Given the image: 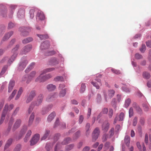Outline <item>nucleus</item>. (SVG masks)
<instances>
[{
    "instance_id": "obj_60",
    "label": "nucleus",
    "mask_w": 151,
    "mask_h": 151,
    "mask_svg": "<svg viewBox=\"0 0 151 151\" xmlns=\"http://www.w3.org/2000/svg\"><path fill=\"white\" fill-rule=\"evenodd\" d=\"M101 100V96L100 94H98L97 95L96 101L98 103H100Z\"/></svg>"
},
{
    "instance_id": "obj_16",
    "label": "nucleus",
    "mask_w": 151,
    "mask_h": 151,
    "mask_svg": "<svg viewBox=\"0 0 151 151\" xmlns=\"http://www.w3.org/2000/svg\"><path fill=\"white\" fill-rule=\"evenodd\" d=\"M57 95L55 93H52L48 95L46 99V101L49 102L52 101L56 98Z\"/></svg>"
},
{
    "instance_id": "obj_55",
    "label": "nucleus",
    "mask_w": 151,
    "mask_h": 151,
    "mask_svg": "<svg viewBox=\"0 0 151 151\" xmlns=\"http://www.w3.org/2000/svg\"><path fill=\"white\" fill-rule=\"evenodd\" d=\"M51 62L52 63V64L53 65H55L58 63V61L55 58L52 59L51 60Z\"/></svg>"
},
{
    "instance_id": "obj_23",
    "label": "nucleus",
    "mask_w": 151,
    "mask_h": 151,
    "mask_svg": "<svg viewBox=\"0 0 151 151\" xmlns=\"http://www.w3.org/2000/svg\"><path fill=\"white\" fill-rule=\"evenodd\" d=\"M109 126V124L107 122H104L102 126V130L105 132L108 130Z\"/></svg>"
},
{
    "instance_id": "obj_35",
    "label": "nucleus",
    "mask_w": 151,
    "mask_h": 151,
    "mask_svg": "<svg viewBox=\"0 0 151 151\" xmlns=\"http://www.w3.org/2000/svg\"><path fill=\"white\" fill-rule=\"evenodd\" d=\"M7 114L3 110L1 117L0 119V124H1L4 122L5 117L6 114Z\"/></svg>"
},
{
    "instance_id": "obj_8",
    "label": "nucleus",
    "mask_w": 151,
    "mask_h": 151,
    "mask_svg": "<svg viewBox=\"0 0 151 151\" xmlns=\"http://www.w3.org/2000/svg\"><path fill=\"white\" fill-rule=\"evenodd\" d=\"M40 135L39 134H35L32 139L30 141V145H33L37 143L40 139Z\"/></svg>"
},
{
    "instance_id": "obj_41",
    "label": "nucleus",
    "mask_w": 151,
    "mask_h": 151,
    "mask_svg": "<svg viewBox=\"0 0 151 151\" xmlns=\"http://www.w3.org/2000/svg\"><path fill=\"white\" fill-rule=\"evenodd\" d=\"M14 119H13V118L12 117H11L9 123V127L8 128L7 130V131L8 132H9L11 129V127L13 123L14 122Z\"/></svg>"
},
{
    "instance_id": "obj_34",
    "label": "nucleus",
    "mask_w": 151,
    "mask_h": 151,
    "mask_svg": "<svg viewBox=\"0 0 151 151\" xmlns=\"http://www.w3.org/2000/svg\"><path fill=\"white\" fill-rule=\"evenodd\" d=\"M7 11L6 9H0V14L3 17H5L6 15Z\"/></svg>"
},
{
    "instance_id": "obj_13",
    "label": "nucleus",
    "mask_w": 151,
    "mask_h": 151,
    "mask_svg": "<svg viewBox=\"0 0 151 151\" xmlns=\"http://www.w3.org/2000/svg\"><path fill=\"white\" fill-rule=\"evenodd\" d=\"M36 74V72L35 71H32L28 75L26 83H29L35 77Z\"/></svg>"
},
{
    "instance_id": "obj_37",
    "label": "nucleus",
    "mask_w": 151,
    "mask_h": 151,
    "mask_svg": "<svg viewBox=\"0 0 151 151\" xmlns=\"http://www.w3.org/2000/svg\"><path fill=\"white\" fill-rule=\"evenodd\" d=\"M17 6L14 5H11L10 6V9L11 10L10 12V15L9 17H11V15H12L13 14V10L14 9H15L16 7Z\"/></svg>"
},
{
    "instance_id": "obj_7",
    "label": "nucleus",
    "mask_w": 151,
    "mask_h": 151,
    "mask_svg": "<svg viewBox=\"0 0 151 151\" xmlns=\"http://www.w3.org/2000/svg\"><path fill=\"white\" fill-rule=\"evenodd\" d=\"M100 131L98 128H96L93 130L92 134V141L95 142L98 138L100 134Z\"/></svg>"
},
{
    "instance_id": "obj_20",
    "label": "nucleus",
    "mask_w": 151,
    "mask_h": 151,
    "mask_svg": "<svg viewBox=\"0 0 151 151\" xmlns=\"http://www.w3.org/2000/svg\"><path fill=\"white\" fill-rule=\"evenodd\" d=\"M27 129V126H24L20 132L19 135V136L18 139L21 138L25 134Z\"/></svg>"
},
{
    "instance_id": "obj_36",
    "label": "nucleus",
    "mask_w": 151,
    "mask_h": 151,
    "mask_svg": "<svg viewBox=\"0 0 151 151\" xmlns=\"http://www.w3.org/2000/svg\"><path fill=\"white\" fill-rule=\"evenodd\" d=\"M124 141L127 146H129L130 143V137L126 136L124 138Z\"/></svg>"
},
{
    "instance_id": "obj_25",
    "label": "nucleus",
    "mask_w": 151,
    "mask_h": 151,
    "mask_svg": "<svg viewBox=\"0 0 151 151\" xmlns=\"http://www.w3.org/2000/svg\"><path fill=\"white\" fill-rule=\"evenodd\" d=\"M24 11L23 9H20L18 12L17 16L19 18H23L24 16Z\"/></svg>"
},
{
    "instance_id": "obj_62",
    "label": "nucleus",
    "mask_w": 151,
    "mask_h": 151,
    "mask_svg": "<svg viewBox=\"0 0 151 151\" xmlns=\"http://www.w3.org/2000/svg\"><path fill=\"white\" fill-rule=\"evenodd\" d=\"M137 117H135L133 121L132 124L134 126L136 125L137 123Z\"/></svg>"
},
{
    "instance_id": "obj_11",
    "label": "nucleus",
    "mask_w": 151,
    "mask_h": 151,
    "mask_svg": "<svg viewBox=\"0 0 151 151\" xmlns=\"http://www.w3.org/2000/svg\"><path fill=\"white\" fill-rule=\"evenodd\" d=\"M36 18L37 20H44L45 19V16L43 12L40 11H38L36 15Z\"/></svg>"
},
{
    "instance_id": "obj_28",
    "label": "nucleus",
    "mask_w": 151,
    "mask_h": 151,
    "mask_svg": "<svg viewBox=\"0 0 151 151\" xmlns=\"http://www.w3.org/2000/svg\"><path fill=\"white\" fill-rule=\"evenodd\" d=\"M50 131L49 130L46 129L45 130V133L43 136L42 137V140H44L47 139L50 134Z\"/></svg>"
},
{
    "instance_id": "obj_27",
    "label": "nucleus",
    "mask_w": 151,
    "mask_h": 151,
    "mask_svg": "<svg viewBox=\"0 0 151 151\" xmlns=\"http://www.w3.org/2000/svg\"><path fill=\"white\" fill-rule=\"evenodd\" d=\"M35 65V63L32 62L31 63L25 70V73H27L30 71L34 68Z\"/></svg>"
},
{
    "instance_id": "obj_45",
    "label": "nucleus",
    "mask_w": 151,
    "mask_h": 151,
    "mask_svg": "<svg viewBox=\"0 0 151 151\" xmlns=\"http://www.w3.org/2000/svg\"><path fill=\"white\" fill-rule=\"evenodd\" d=\"M35 106L34 102H32L29 108L28 112L29 114H30L33 110V106Z\"/></svg>"
},
{
    "instance_id": "obj_10",
    "label": "nucleus",
    "mask_w": 151,
    "mask_h": 151,
    "mask_svg": "<svg viewBox=\"0 0 151 151\" xmlns=\"http://www.w3.org/2000/svg\"><path fill=\"white\" fill-rule=\"evenodd\" d=\"M36 95V91H31L29 93V96L27 97L26 101L27 103H29L34 98Z\"/></svg>"
},
{
    "instance_id": "obj_56",
    "label": "nucleus",
    "mask_w": 151,
    "mask_h": 151,
    "mask_svg": "<svg viewBox=\"0 0 151 151\" xmlns=\"http://www.w3.org/2000/svg\"><path fill=\"white\" fill-rule=\"evenodd\" d=\"M19 108L18 107L16 108L14 111L13 112V113L12 114V116H15L16 114H17L19 110Z\"/></svg>"
},
{
    "instance_id": "obj_3",
    "label": "nucleus",
    "mask_w": 151,
    "mask_h": 151,
    "mask_svg": "<svg viewBox=\"0 0 151 151\" xmlns=\"http://www.w3.org/2000/svg\"><path fill=\"white\" fill-rule=\"evenodd\" d=\"M115 91L113 89H109L107 91H103V95L106 101L111 99L114 95Z\"/></svg>"
},
{
    "instance_id": "obj_50",
    "label": "nucleus",
    "mask_w": 151,
    "mask_h": 151,
    "mask_svg": "<svg viewBox=\"0 0 151 151\" xmlns=\"http://www.w3.org/2000/svg\"><path fill=\"white\" fill-rule=\"evenodd\" d=\"M90 127V124L89 123H87L86 124V135H88L89 134V132H88L89 129Z\"/></svg>"
},
{
    "instance_id": "obj_57",
    "label": "nucleus",
    "mask_w": 151,
    "mask_h": 151,
    "mask_svg": "<svg viewBox=\"0 0 151 151\" xmlns=\"http://www.w3.org/2000/svg\"><path fill=\"white\" fill-rule=\"evenodd\" d=\"M140 51L142 52H144L146 50V46L145 44H142V47L140 48Z\"/></svg>"
},
{
    "instance_id": "obj_39",
    "label": "nucleus",
    "mask_w": 151,
    "mask_h": 151,
    "mask_svg": "<svg viewBox=\"0 0 151 151\" xmlns=\"http://www.w3.org/2000/svg\"><path fill=\"white\" fill-rule=\"evenodd\" d=\"M37 36L40 38L41 40L45 39L48 38V36L47 35H39L37 34Z\"/></svg>"
},
{
    "instance_id": "obj_6",
    "label": "nucleus",
    "mask_w": 151,
    "mask_h": 151,
    "mask_svg": "<svg viewBox=\"0 0 151 151\" xmlns=\"http://www.w3.org/2000/svg\"><path fill=\"white\" fill-rule=\"evenodd\" d=\"M32 49V46L30 45H28L24 47L21 50L19 54L26 55Z\"/></svg>"
},
{
    "instance_id": "obj_40",
    "label": "nucleus",
    "mask_w": 151,
    "mask_h": 151,
    "mask_svg": "<svg viewBox=\"0 0 151 151\" xmlns=\"http://www.w3.org/2000/svg\"><path fill=\"white\" fill-rule=\"evenodd\" d=\"M54 80L55 81H64L63 77L61 76H58L54 78Z\"/></svg>"
},
{
    "instance_id": "obj_2",
    "label": "nucleus",
    "mask_w": 151,
    "mask_h": 151,
    "mask_svg": "<svg viewBox=\"0 0 151 151\" xmlns=\"http://www.w3.org/2000/svg\"><path fill=\"white\" fill-rule=\"evenodd\" d=\"M55 69L54 68H46L43 70L41 71L40 75L35 79V82L40 83L44 82L46 81V80L45 76H42V75L47 72H50L54 70Z\"/></svg>"
},
{
    "instance_id": "obj_21",
    "label": "nucleus",
    "mask_w": 151,
    "mask_h": 151,
    "mask_svg": "<svg viewBox=\"0 0 151 151\" xmlns=\"http://www.w3.org/2000/svg\"><path fill=\"white\" fill-rule=\"evenodd\" d=\"M13 32L10 31L6 33L3 38L2 41H5L8 40L12 35Z\"/></svg>"
},
{
    "instance_id": "obj_46",
    "label": "nucleus",
    "mask_w": 151,
    "mask_h": 151,
    "mask_svg": "<svg viewBox=\"0 0 151 151\" xmlns=\"http://www.w3.org/2000/svg\"><path fill=\"white\" fill-rule=\"evenodd\" d=\"M74 145L73 144H70L66 146L65 150L66 151H68L71 150L73 147Z\"/></svg>"
},
{
    "instance_id": "obj_44",
    "label": "nucleus",
    "mask_w": 151,
    "mask_h": 151,
    "mask_svg": "<svg viewBox=\"0 0 151 151\" xmlns=\"http://www.w3.org/2000/svg\"><path fill=\"white\" fill-rule=\"evenodd\" d=\"M122 90L123 91H124L126 93H128L130 91L129 89L124 84V86L122 88Z\"/></svg>"
},
{
    "instance_id": "obj_12",
    "label": "nucleus",
    "mask_w": 151,
    "mask_h": 151,
    "mask_svg": "<svg viewBox=\"0 0 151 151\" xmlns=\"http://www.w3.org/2000/svg\"><path fill=\"white\" fill-rule=\"evenodd\" d=\"M95 81H92L91 83L93 86L96 87L97 89L99 88V86L101 85V80L99 79H95Z\"/></svg>"
},
{
    "instance_id": "obj_33",
    "label": "nucleus",
    "mask_w": 151,
    "mask_h": 151,
    "mask_svg": "<svg viewBox=\"0 0 151 151\" xmlns=\"http://www.w3.org/2000/svg\"><path fill=\"white\" fill-rule=\"evenodd\" d=\"M8 65L4 66L2 68L1 71L0 73V77H1L6 72L8 68Z\"/></svg>"
},
{
    "instance_id": "obj_24",
    "label": "nucleus",
    "mask_w": 151,
    "mask_h": 151,
    "mask_svg": "<svg viewBox=\"0 0 151 151\" xmlns=\"http://www.w3.org/2000/svg\"><path fill=\"white\" fill-rule=\"evenodd\" d=\"M56 115L55 113L53 111L48 116L47 120L48 122H51L54 118Z\"/></svg>"
},
{
    "instance_id": "obj_63",
    "label": "nucleus",
    "mask_w": 151,
    "mask_h": 151,
    "mask_svg": "<svg viewBox=\"0 0 151 151\" xmlns=\"http://www.w3.org/2000/svg\"><path fill=\"white\" fill-rule=\"evenodd\" d=\"M15 40L14 39H12L11 41L10 42L8 46V47H11L14 44V43H15Z\"/></svg>"
},
{
    "instance_id": "obj_49",
    "label": "nucleus",
    "mask_w": 151,
    "mask_h": 151,
    "mask_svg": "<svg viewBox=\"0 0 151 151\" xmlns=\"http://www.w3.org/2000/svg\"><path fill=\"white\" fill-rule=\"evenodd\" d=\"M80 134V131H78L74 135L73 138L74 139H76L78 138Z\"/></svg>"
},
{
    "instance_id": "obj_51",
    "label": "nucleus",
    "mask_w": 151,
    "mask_h": 151,
    "mask_svg": "<svg viewBox=\"0 0 151 151\" xmlns=\"http://www.w3.org/2000/svg\"><path fill=\"white\" fill-rule=\"evenodd\" d=\"M35 10L33 9H31L29 11L30 17L31 19H32L34 16Z\"/></svg>"
},
{
    "instance_id": "obj_38",
    "label": "nucleus",
    "mask_w": 151,
    "mask_h": 151,
    "mask_svg": "<svg viewBox=\"0 0 151 151\" xmlns=\"http://www.w3.org/2000/svg\"><path fill=\"white\" fill-rule=\"evenodd\" d=\"M131 102V100L129 98H128L126 99L125 101L124 104V107L126 108H127L129 106Z\"/></svg>"
},
{
    "instance_id": "obj_17",
    "label": "nucleus",
    "mask_w": 151,
    "mask_h": 151,
    "mask_svg": "<svg viewBox=\"0 0 151 151\" xmlns=\"http://www.w3.org/2000/svg\"><path fill=\"white\" fill-rule=\"evenodd\" d=\"M50 45L49 42L48 41H45L41 44L40 49L42 50L46 49L49 47Z\"/></svg>"
},
{
    "instance_id": "obj_4",
    "label": "nucleus",
    "mask_w": 151,
    "mask_h": 151,
    "mask_svg": "<svg viewBox=\"0 0 151 151\" xmlns=\"http://www.w3.org/2000/svg\"><path fill=\"white\" fill-rule=\"evenodd\" d=\"M28 63V61L26 57H22L17 67L18 70L20 71L23 70L26 67Z\"/></svg>"
},
{
    "instance_id": "obj_42",
    "label": "nucleus",
    "mask_w": 151,
    "mask_h": 151,
    "mask_svg": "<svg viewBox=\"0 0 151 151\" xmlns=\"http://www.w3.org/2000/svg\"><path fill=\"white\" fill-rule=\"evenodd\" d=\"M53 145L50 143H47L45 146L46 150L47 151H49L52 147Z\"/></svg>"
},
{
    "instance_id": "obj_31",
    "label": "nucleus",
    "mask_w": 151,
    "mask_h": 151,
    "mask_svg": "<svg viewBox=\"0 0 151 151\" xmlns=\"http://www.w3.org/2000/svg\"><path fill=\"white\" fill-rule=\"evenodd\" d=\"M33 40V38L32 37H28L23 40L22 42L23 43L26 44L32 41Z\"/></svg>"
},
{
    "instance_id": "obj_26",
    "label": "nucleus",
    "mask_w": 151,
    "mask_h": 151,
    "mask_svg": "<svg viewBox=\"0 0 151 151\" xmlns=\"http://www.w3.org/2000/svg\"><path fill=\"white\" fill-rule=\"evenodd\" d=\"M56 88V86L52 84H49L47 86V89L49 91H53Z\"/></svg>"
},
{
    "instance_id": "obj_43",
    "label": "nucleus",
    "mask_w": 151,
    "mask_h": 151,
    "mask_svg": "<svg viewBox=\"0 0 151 151\" xmlns=\"http://www.w3.org/2000/svg\"><path fill=\"white\" fill-rule=\"evenodd\" d=\"M17 92V90H13L12 94L10 96L9 98V100H11L14 97L15 94H16Z\"/></svg>"
},
{
    "instance_id": "obj_14",
    "label": "nucleus",
    "mask_w": 151,
    "mask_h": 151,
    "mask_svg": "<svg viewBox=\"0 0 151 151\" xmlns=\"http://www.w3.org/2000/svg\"><path fill=\"white\" fill-rule=\"evenodd\" d=\"M125 116V113L123 112H121L118 117L116 116L115 118L114 123L115 124L116 123L117 121H122Z\"/></svg>"
},
{
    "instance_id": "obj_54",
    "label": "nucleus",
    "mask_w": 151,
    "mask_h": 151,
    "mask_svg": "<svg viewBox=\"0 0 151 151\" xmlns=\"http://www.w3.org/2000/svg\"><path fill=\"white\" fill-rule=\"evenodd\" d=\"M14 26V23L11 22H9L8 24V28L9 29H11L13 28Z\"/></svg>"
},
{
    "instance_id": "obj_64",
    "label": "nucleus",
    "mask_w": 151,
    "mask_h": 151,
    "mask_svg": "<svg viewBox=\"0 0 151 151\" xmlns=\"http://www.w3.org/2000/svg\"><path fill=\"white\" fill-rule=\"evenodd\" d=\"M113 114V111L112 109H109V118H111L112 117Z\"/></svg>"
},
{
    "instance_id": "obj_15",
    "label": "nucleus",
    "mask_w": 151,
    "mask_h": 151,
    "mask_svg": "<svg viewBox=\"0 0 151 151\" xmlns=\"http://www.w3.org/2000/svg\"><path fill=\"white\" fill-rule=\"evenodd\" d=\"M43 98V95L42 94H40L37 98V101L35 102H33L34 103V105L37 106L40 105L42 101Z\"/></svg>"
},
{
    "instance_id": "obj_22",
    "label": "nucleus",
    "mask_w": 151,
    "mask_h": 151,
    "mask_svg": "<svg viewBox=\"0 0 151 151\" xmlns=\"http://www.w3.org/2000/svg\"><path fill=\"white\" fill-rule=\"evenodd\" d=\"M21 123V120L20 119H17L13 127V129L15 130V129H17L19 128L20 125Z\"/></svg>"
},
{
    "instance_id": "obj_19",
    "label": "nucleus",
    "mask_w": 151,
    "mask_h": 151,
    "mask_svg": "<svg viewBox=\"0 0 151 151\" xmlns=\"http://www.w3.org/2000/svg\"><path fill=\"white\" fill-rule=\"evenodd\" d=\"M13 107L14 105L13 104H11L9 106L8 104H6L4 106L3 111L4 112L7 113L8 111H10L13 109Z\"/></svg>"
},
{
    "instance_id": "obj_48",
    "label": "nucleus",
    "mask_w": 151,
    "mask_h": 151,
    "mask_svg": "<svg viewBox=\"0 0 151 151\" xmlns=\"http://www.w3.org/2000/svg\"><path fill=\"white\" fill-rule=\"evenodd\" d=\"M86 86L85 84L82 83L80 90V92L81 93H83L85 90Z\"/></svg>"
},
{
    "instance_id": "obj_18",
    "label": "nucleus",
    "mask_w": 151,
    "mask_h": 151,
    "mask_svg": "<svg viewBox=\"0 0 151 151\" xmlns=\"http://www.w3.org/2000/svg\"><path fill=\"white\" fill-rule=\"evenodd\" d=\"M15 83L14 80H11L10 81L8 87V92L10 93L12 91L15 85Z\"/></svg>"
},
{
    "instance_id": "obj_52",
    "label": "nucleus",
    "mask_w": 151,
    "mask_h": 151,
    "mask_svg": "<svg viewBox=\"0 0 151 151\" xmlns=\"http://www.w3.org/2000/svg\"><path fill=\"white\" fill-rule=\"evenodd\" d=\"M49 111V110L47 109L46 107L43 108L42 111V114L43 115H45Z\"/></svg>"
},
{
    "instance_id": "obj_29",
    "label": "nucleus",
    "mask_w": 151,
    "mask_h": 151,
    "mask_svg": "<svg viewBox=\"0 0 151 151\" xmlns=\"http://www.w3.org/2000/svg\"><path fill=\"white\" fill-rule=\"evenodd\" d=\"M67 88H65L63 90H60L59 94V96L60 97H63L65 96L67 90Z\"/></svg>"
},
{
    "instance_id": "obj_5",
    "label": "nucleus",
    "mask_w": 151,
    "mask_h": 151,
    "mask_svg": "<svg viewBox=\"0 0 151 151\" xmlns=\"http://www.w3.org/2000/svg\"><path fill=\"white\" fill-rule=\"evenodd\" d=\"M71 141V139L69 137H68L65 139L61 144L60 143H57L55 147V151H57L58 150L60 149L62 145H65L69 143Z\"/></svg>"
},
{
    "instance_id": "obj_30",
    "label": "nucleus",
    "mask_w": 151,
    "mask_h": 151,
    "mask_svg": "<svg viewBox=\"0 0 151 151\" xmlns=\"http://www.w3.org/2000/svg\"><path fill=\"white\" fill-rule=\"evenodd\" d=\"M12 138L9 139L7 141L6 143V144L4 147V150H5L10 146V145L12 144Z\"/></svg>"
},
{
    "instance_id": "obj_9",
    "label": "nucleus",
    "mask_w": 151,
    "mask_h": 151,
    "mask_svg": "<svg viewBox=\"0 0 151 151\" xmlns=\"http://www.w3.org/2000/svg\"><path fill=\"white\" fill-rule=\"evenodd\" d=\"M19 30L22 32V35L24 36H26L27 35L28 33L30 31L29 28L25 27H20L19 29Z\"/></svg>"
},
{
    "instance_id": "obj_59",
    "label": "nucleus",
    "mask_w": 151,
    "mask_h": 151,
    "mask_svg": "<svg viewBox=\"0 0 151 151\" xmlns=\"http://www.w3.org/2000/svg\"><path fill=\"white\" fill-rule=\"evenodd\" d=\"M111 104L113 107L114 108L116 107V103L115 99H112L111 102Z\"/></svg>"
},
{
    "instance_id": "obj_58",
    "label": "nucleus",
    "mask_w": 151,
    "mask_h": 151,
    "mask_svg": "<svg viewBox=\"0 0 151 151\" xmlns=\"http://www.w3.org/2000/svg\"><path fill=\"white\" fill-rule=\"evenodd\" d=\"M65 86L64 84H59L58 89L59 90H63Z\"/></svg>"
},
{
    "instance_id": "obj_53",
    "label": "nucleus",
    "mask_w": 151,
    "mask_h": 151,
    "mask_svg": "<svg viewBox=\"0 0 151 151\" xmlns=\"http://www.w3.org/2000/svg\"><path fill=\"white\" fill-rule=\"evenodd\" d=\"M129 116L131 117L133 116L134 114L133 109L132 107L130 108L129 110Z\"/></svg>"
},
{
    "instance_id": "obj_32",
    "label": "nucleus",
    "mask_w": 151,
    "mask_h": 151,
    "mask_svg": "<svg viewBox=\"0 0 151 151\" xmlns=\"http://www.w3.org/2000/svg\"><path fill=\"white\" fill-rule=\"evenodd\" d=\"M133 107L135 109L136 111L140 113L142 111L141 109L139 107L136 103H134L133 105Z\"/></svg>"
},
{
    "instance_id": "obj_1",
    "label": "nucleus",
    "mask_w": 151,
    "mask_h": 151,
    "mask_svg": "<svg viewBox=\"0 0 151 151\" xmlns=\"http://www.w3.org/2000/svg\"><path fill=\"white\" fill-rule=\"evenodd\" d=\"M19 47V45H17L12 50V52L13 53L12 55L10 58H8L7 57H4L1 61V63H3L5 62L7 63V65L10 66L12 63L15 60V58L18 54V50Z\"/></svg>"
},
{
    "instance_id": "obj_61",
    "label": "nucleus",
    "mask_w": 151,
    "mask_h": 151,
    "mask_svg": "<svg viewBox=\"0 0 151 151\" xmlns=\"http://www.w3.org/2000/svg\"><path fill=\"white\" fill-rule=\"evenodd\" d=\"M21 146L20 145H17L14 148V151H20L21 149Z\"/></svg>"
},
{
    "instance_id": "obj_47",
    "label": "nucleus",
    "mask_w": 151,
    "mask_h": 151,
    "mask_svg": "<svg viewBox=\"0 0 151 151\" xmlns=\"http://www.w3.org/2000/svg\"><path fill=\"white\" fill-rule=\"evenodd\" d=\"M143 77L146 79H148L150 77V74L147 72H144L143 74Z\"/></svg>"
}]
</instances>
